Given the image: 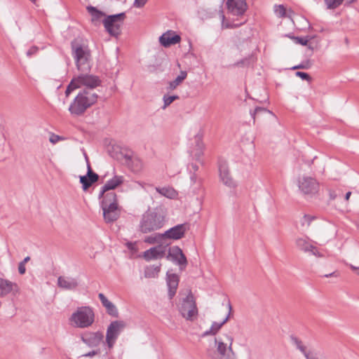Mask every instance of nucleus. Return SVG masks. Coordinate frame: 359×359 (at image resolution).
I'll use <instances>...</instances> for the list:
<instances>
[{
    "mask_svg": "<svg viewBox=\"0 0 359 359\" xmlns=\"http://www.w3.org/2000/svg\"><path fill=\"white\" fill-rule=\"evenodd\" d=\"M98 95L89 90H81L69 107V111L73 116H82L86 111L96 103Z\"/></svg>",
    "mask_w": 359,
    "mask_h": 359,
    "instance_id": "obj_1",
    "label": "nucleus"
},
{
    "mask_svg": "<svg viewBox=\"0 0 359 359\" xmlns=\"http://www.w3.org/2000/svg\"><path fill=\"white\" fill-rule=\"evenodd\" d=\"M72 54L77 69L81 72H88L90 69V51L81 39H75L71 42Z\"/></svg>",
    "mask_w": 359,
    "mask_h": 359,
    "instance_id": "obj_2",
    "label": "nucleus"
},
{
    "mask_svg": "<svg viewBox=\"0 0 359 359\" xmlns=\"http://www.w3.org/2000/svg\"><path fill=\"white\" fill-rule=\"evenodd\" d=\"M165 216L158 210H148L144 212L140 222V231L147 233L163 227Z\"/></svg>",
    "mask_w": 359,
    "mask_h": 359,
    "instance_id": "obj_3",
    "label": "nucleus"
},
{
    "mask_svg": "<svg viewBox=\"0 0 359 359\" xmlns=\"http://www.w3.org/2000/svg\"><path fill=\"white\" fill-rule=\"evenodd\" d=\"M103 211V217L107 223L116 221L121 215V208L118 204L117 196L114 192H110L104 201H100Z\"/></svg>",
    "mask_w": 359,
    "mask_h": 359,
    "instance_id": "obj_4",
    "label": "nucleus"
},
{
    "mask_svg": "<svg viewBox=\"0 0 359 359\" xmlns=\"http://www.w3.org/2000/svg\"><path fill=\"white\" fill-rule=\"evenodd\" d=\"M69 320L76 327H88L94 323L95 313L90 306H81L72 314Z\"/></svg>",
    "mask_w": 359,
    "mask_h": 359,
    "instance_id": "obj_5",
    "label": "nucleus"
},
{
    "mask_svg": "<svg viewBox=\"0 0 359 359\" xmlns=\"http://www.w3.org/2000/svg\"><path fill=\"white\" fill-rule=\"evenodd\" d=\"M126 18L125 13L107 16L103 20L106 31L112 36L117 37L121 33V26Z\"/></svg>",
    "mask_w": 359,
    "mask_h": 359,
    "instance_id": "obj_6",
    "label": "nucleus"
},
{
    "mask_svg": "<svg viewBox=\"0 0 359 359\" xmlns=\"http://www.w3.org/2000/svg\"><path fill=\"white\" fill-rule=\"evenodd\" d=\"M179 311L187 320L193 321L198 315V309L191 292L182 299Z\"/></svg>",
    "mask_w": 359,
    "mask_h": 359,
    "instance_id": "obj_7",
    "label": "nucleus"
},
{
    "mask_svg": "<svg viewBox=\"0 0 359 359\" xmlns=\"http://www.w3.org/2000/svg\"><path fill=\"white\" fill-rule=\"evenodd\" d=\"M215 341L217 345V351L215 352L212 358L218 357L220 358L234 355L231 348L233 338L231 336L224 334L223 337L215 338Z\"/></svg>",
    "mask_w": 359,
    "mask_h": 359,
    "instance_id": "obj_8",
    "label": "nucleus"
},
{
    "mask_svg": "<svg viewBox=\"0 0 359 359\" xmlns=\"http://www.w3.org/2000/svg\"><path fill=\"white\" fill-rule=\"evenodd\" d=\"M298 187L299 190L305 195L314 196L319 191V183L310 176H303L299 178Z\"/></svg>",
    "mask_w": 359,
    "mask_h": 359,
    "instance_id": "obj_9",
    "label": "nucleus"
},
{
    "mask_svg": "<svg viewBox=\"0 0 359 359\" xmlns=\"http://www.w3.org/2000/svg\"><path fill=\"white\" fill-rule=\"evenodd\" d=\"M126 326V324L123 320H114L109 324L106 334V342L109 348L114 346L116 339Z\"/></svg>",
    "mask_w": 359,
    "mask_h": 359,
    "instance_id": "obj_10",
    "label": "nucleus"
},
{
    "mask_svg": "<svg viewBox=\"0 0 359 359\" xmlns=\"http://www.w3.org/2000/svg\"><path fill=\"white\" fill-rule=\"evenodd\" d=\"M77 82L80 87L85 86L83 90H89L93 91V89L101 85V80L97 76L88 74L86 72H82L76 76Z\"/></svg>",
    "mask_w": 359,
    "mask_h": 359,
    "instance_id": "obj_11",
    "label": "nucleus"
},
{
    "mask_svg": "<svg viewBox=\"0 0 359 359\" xmlns=\"http://www.w3.org/2000/svg\"><path fill=\"white\" fill-rule=\"evenodd\" d=\"M166 259L178 264L181 270L184 269L188 263L187 257L183 253L182 249L177 245L169 248Z\"/></svg>",
    "mask_w": 359,
    "mask_h": 359,
    "instance_id": "obj_12",
    "label": "nucleus"
},
{
    "mask_svg": "<svg viewBox=\"0 0 359 359\" xmlns=\"http://www.w3.org/2000/svg\"><path fill=\"white\" fill-rule=\"evenodd\" d=\"M219 178L222 182L226 187L233 188L236 183L230 175L228 164L225 160L219 159L218 161Z\"/></svg>",
    "mask_w": 359,
    "mask_h": 359,
    "instance_id": "obj_13",
    "label": "nucleus"
},
{
    "mask_svg": "<svg viewBox=\"0 0 359 359\" xmlns=\"http://www.w3.org/2000/svg\"><path fill=\"white\" fill-rule=\"evenodd\" d=\"M188 224H180L165 231L163 233H162V236H163L164 239L168 238L179 240L184 236L185 233L188 231Z\"/></svg>",
    "mask_w": 359,
    "mask_h": 359,
    "instance_id": "obj_14",
    "label": "nucleus"
},
{
    "mask_svg": "<svg viewBox=\"0 0 359 359\" xmlns=\"http://www.w3.org/2000/svg\"><path fill=\"white\" fill-rule=\"evenodd\" d=\"M203 134L200 130L194 137L195 145L190 149V155L193 159L201 162L203 155L204 144L203 142Z\"/></svg>",
    "mask_w": 359,
    "mask_h": 359,
    "instance_id": "obj_15",
    "label": "nucleus"
},
{
    "mask_svg": "<svg viewBox=\"0 0 359 359\" xmlns=\"http://www.w3.org/2000/svg\"><path fill=\"white\" fill-rule=\"evenodd\" d=\"M226 7L230 13L239 16L245 13L248 6L245 0H227Z\"/></svg>",
    "mask_w": 359,
    "mask_h": 359,
    "instance_id": "obj_16",
    "label": "nucleus"
},
{
    "mask_svg": "<svg viewBox=\"0 0 359 359\" xmlns=\"http://www.w3.org/2000/svg\"><path fill=\"white\" fill-rule=\"evenodd\" d=\"M104 335L101 332H87L81 336V341L88 346L93 348L98 346L102 341Z\"/></svg>",
    "mask_w": 359,
    "mask_h": 359,
    "instance_id": "obj_17",
    "label": "nucleus"
},
{
    "mask_svg": "<svg viewBox=\"0 0 359 359\" xmlns=\"http://www.w3.org/2000/svg\"><path fill=\"white\" fill-rule=\"evenodd\" d=\"M180 41L181 36L171 30L167 31L159 37L160 43L165 48L175 45L180 43Z\"/></svg>",
    "mask_w": 359,
    "mask_h": 359,
    "instance_id": "obj_18",
    "label": "nucleus"
},
{
    "mask_svg": "<svg viewBox=\"0 0 359 359\" xmlns=\"http://www.w3.org/2000/svg\"><path fill=\"white\" fill-rule=\"evenodd\" d=\"M57 286L66 290H74L79 286V282L76 278L61 276L57 278Z\"/></svg>",
    "mask_w": 359,
    "mask_h": 359,
    "instance_id": "obj_19",
    "label": "nucleus"
},
{
    "mask_svg": "<svg viewBox=\"0 0 359 359\" xmlns=\"http://www.w3.org/2000/svg\"><path fill=\"white\" fill-rule=\"evenodd\" d=\"M165 254V247H163L162 245H157L144 251L143 257L147 261H150L151 259L163 258Z\"/></svg>",
    "mask_w": 359,
    "mask_h": 359,
    "instance_id": "obj_20",
    "label": "nucleus"
},
{
    "mask_svg": "<svg viewBox=\"0 0 359 359\" xmlns=\"http://www.w3.org/2000/svg\"><path fill=\"white\" fill-rule=\"evenodd\" d=\"M296 245L300 250L305 252H309L312 255L320 257V254L318 249L313 245L310 244L305 238H299L296 240Z\"/></svg>",
    "mask_w": 359,
    "mask_h": 359,
    "instance_id": "obj_21",
    "label": "nucleus"
},
{
    "mask_svg": "<svg viewBox=\"0 0 359 359\" xmlns=\"http://www.w3.org/2000/svg\"><path fill=\"white\" fill-rule=\"evenodd\" d=\"M228 309H229V313H228L227 316H226V318L223 320V321L221 322V323L213 322L212 323V325H211L210 330L205 331L203 334V337H205V336H208V335H215V334H216V333L221 329V327L229 319L230 315H231V311H232V306H231V303L229 302H228Z\"/></svg>",
    "mask_w": 359,
    "mask_h": 359,
    "instance_id": "obj_22",
    "label": "nucleus"
},
{
    "mask_svg": "<svg viewBox=\"0 0 359 359\" xmlns=\"http://www.w3.org/2000/svg\"><path fill=\"white\" fill-rule=\"evenodd\" d=\"M18 289V287L16 283L7 279L0 278V297H5L14 291H17Z\"/></svg>",
    "mask_w": 359,
    "mask_h": 359,
    "instance_id": "obj_23",
    "label": "nucleus"
},
{
    "mask_svg": "<svg viewBox=\"0 0 359 359\" xmlns=\"http://www.w3.org/2000/svg\"><path fill=\"white\" fill-rule=\"evenodd\" d=\"M98 297L102 306L105 308L107 313L112 317L117 318L118 316V311L116 306L108 300L104 294L99 293Z\"/></svg>",
    "mask_w": 359,
    "mask_h": 359,
    "instance_id": "obj_24",
    "label": "nucleus"
},
{
    "mask_svg": "<svg viewBox=\"0 0 359 359\" xmlns=\"http://www.w3.org/2000/svg\"><path fill=\"white\" fill-rule=\"evenodd\" d=\"M124 182V178L121 175H115L113 178L108 180L107 183L104 185V190H114L120 185H121Z\"/></svg>",
    "mask_w": 359,
    "mask_h": 359,
    "instance_id": "obj_25",
    "label": "nucleus"
},
{
    "mask_svg": "<svg viewBox=\"0 0 359 359\" xmlns=\"http://www.w3.org/2000/svg\"><path fill=\"white\" fill-rule=\"evenodd\" d=\"M99 180V175H93L87 177V175H83L79 177V182L82 184V189L83 191H87L94 183L97 182Z\"/></svg>",
    "mask_w": 359,
    "mask_h": 359,
    "instance_id": "obj_26",
    "label": "nucleus"
},
{
    "mask_svg": "<svg viewBox=\"0 0 359 359\" xmlns=\"http://www.w3.org/2000/svg\"><path fill=\"white\" fill-rule=\"evenodd\" d=\"M87 10L91 15L92 22L95 24L100 22L102 18L105 16V14L103 12L97 10L95 7L92 6H88Z\"/></svg>",
    "mask_w": 359,
    "mask_h": 359,
    "instance_id": "obj_27",
    "label": "nucleus"
},
{
    "mask_svg": "<svg viewBox=\"0 0 359 359\" xmlns=\"http://www.w3.org/2000/svg\"><path fill=\"white\" fill-rule=\"evenodd\" d=\"M257 60V58L253 54L250 55L249 56L235 62L232 65V67H248L251 65H253Z\"/></svg>",
    "mask_w": 359,
    "mask_h": 359,
    "instance_id": "obj_28",
    "label": "nucleus"
},
{
    "mask_svg": "<svg viewBox=\"0 0 359 359\" xmlns=\"http://www.w3.org/2000/svg\"><path fill=\"white\" fill-rule=\"evenodd\" d=\"M156 190L161 196L168 198H174L177 196L175 190L170 187H156Z\"/></svg>",
    "mask_w": 359,
    "mask_h": 359,
    "instance_id": "obj_29",
    "label": "nucleus"
},
{
    "mask_svg": "<svg viewBox=\"0 0 359 359\" xmlns=\"http://www.w3.org/2000/svg\"><path fill=\"white\" fill-rule=\"evenodd\" d=\"M161 270V264L158 266H149L144 269V277L147 278H155L158 276Z\"/></svg>",
    "mask_w": 359,
    "mask_h": 359,
    "instance_id": "obj_30",
    "label": "nucleus"
},
{
    "mask_svg": "<svg viewBox=\"0 0 359 359\" xmlns=\"http://www.w3.org/2000/svg\"><path fill=\"white\" fill-rule=\"evenodd\" d=\"M292 344L295 346L296 348L298 349L301 353H305L306 346H304L303 341L294 334L290 336Z\"/></svg>",
    "mask_w": 359,
    "mask_h": 359,
    "instance_id": "obj_31",
    "label": "nucleus"
},
{
    "mask_svg": "<svg viewBox=\"0 0 359 359\" xmlns=\"http://www.w3.org/2000/svg\"><path fill=\"white\" fill-rule=\"evenodd\" d=\"M163 239H164V237L162 236V233H155L154 235L147 236L144 241L149 244H155L160 243Z\"/></svg>",
    "mask_w": 359,
    "mask_h": 359,
    "instance_id": "obj_32",
    "label": "nucleus"
},
{
    "mask_svg": "<svg viewBox=\"0 0 359 359\" xmlns=\"http://www.w3.org/2000/svg\"><path fill=\"white\" fill-rule=\"evenodd\" d=\"M179 278L176 274L168 275L167 284L168 287L177 289L178 286Z\"/></svg>",
    "mask_w": 359,
    "mask_h": 359,
    "instance_id": "obj_33",
    "label": "nucleus"
},
{
    "mask_svg": "<svg viewBox=\"0 0 359 359\" xmlns=\"http://www.w3.org/2000/svg\"><path fill=\"white\" fill-rule=\"evenodd\" d=\"M79 88H80V86L79 85V83L77 82L76 78L74 77L67 87V89L65 90L66 96L68 97L74 90Z\"/></svg>",
    "mask_w": 359,
    "mask_h": 359,
    "instance_id": "obj_34",
    "label": "nucleus"
},
{
    "mask_svg": "<svg viewBox=\"0 0 359 359\" xmlns=\"http://www.w3.org/2000/svg\"><path fill=\"white\" fill-rule=\"evenodd\" d=\"M316 217L305 214L300 220L302 226L309 227Z\"/></svg>",
    "mask_w": 359,
    "mask_h": 359,
    "instance_id": "obj_35",
    "label": "nucleus"
},
{
    "mask_svg": "<svg viewBox=\"0 0 359 359\" xmlns=\"http://www.w3.org/2000/svg\"><path fill=\"white\" fill-rule=\"evenodd\" d=\"M269 113L272 114V112L264 107H257L254 111H250V115L253 118L254 123L255 122L256 116H258L261 113Z\"/></svg>",
    "mask_w": 359,
    "mask_h": 359,
    "instance_id": "obj_36",
    "label": "nucleus"
},
{
    "mask_svg": "<svg viewBox=\"0 0 359 359\" xmlns=\"http://www.w3.org/2000/svg\"><path fill=\"white\" fill-rule=\"evenodd\" d=\"M327 9H335L338 8L344 0H324Z\"/></svg>",
    "mask_w": 359,
    "mask_h": 359,
    "instance_id": "obj_37",
    "label": "nucleus"
},
{
    "mask_svg": "<svg viewBox=\"0 0 359 359\" xmlns=\"http://www.w3.org/2000/svg\"><path fill=\"white\" fill-rule=\"evenodd\" d=\"M163 109H165L167 107H168L172 102H173L175 100L179 99L178 95H165L163 96Z\"/></svg>",
    "mask_w": 359,
    "mask_h": 359,
    "instance_id": "obj_38",
    "label": "nucleus"
},
{
    "mask_svg": "<svg viewBox=\"0 0 359 359\" xmlns=\"http://www.w3.org/2000/svg\"><path fill=\"white\" fill-rule=\"evenodd\" d=\"M274 11L280 18H285L287 16L286 9L283 5H276L274 7Z\"/></svg>",
    "mask_w": 359,
    "mask_h": 359,
    "instance_id": "obj_39",
    "label": "nucleus"
},
{
    "mask_svg": "<svg viewBox=\"0 0 359 359\" xmlns=\"http://www.w3.org/2000/svg\"><path fill=\"white\" fill-rule=\"evenodd\" d=\"M182 82L180 78L176 77L175 80L168 83L167 90L169 91L175 90Z\"/></svg>",
    "mask_w": 359,
    "mask_h": 359,
    "instance_id": "obj_40",
    "label": "nucleus"
},
{
    "mask_svg": "<svg viewBox=\"0 0 359 359\" xmlns=\"http://www.w3.org/2000/svg\"><path fill=\"white\" fill-rule=\"evenodd\" d=\"M288 36L290 38H291L292 39H293V41L296 43H298V44H301L302 46H306L308 42H309V39L307 38H304V37H299V36H290L288 35Z\"/></svg>",
    "mask_w": 359,
    "mask_h": 359,
    "instance_id": "obj_41",
    "label": "nucleus"
},
{
    "mask_svg": "<svg viewBox=\"0 0 359 359\" xmlns=\"http://www.w3.org/2000/svg\"><path fill=\"white\" fill-rule=\"evenodd\" d=\"M310 67H311V62H310V61L307 60V61H305V62L301 63L300 65L293 67L292 68V69H308L310 68Z\"/></svg>",
    "mask_w": 359,
    "mask_h": 359,
    "instance_id": "obj_42",
    "label": "nucleus"
},
{
    "mask_svg": "<svg viewBox=\"0 0 359 359\" xmlns=\"http://www.w3.org/2000/svg\"><path fill=\"white\" fill-rule=\"evenodd\" d=\"M295 75L301 78L302 80L308 81H310L311 80V76L308 73L304 72H296Z\"/></svg>",
    "mask_w": 359,
    "mask_h": 359,
    "instance_id": "obj_43",
    "label": "nucleus"
},
{
    "mask_svg": "<svg viewBox=\"0 0 359 359\" xmlns=\"http://www.w3.org/2000/svg\"><path fill=\"white\" fill-rule=\"evenodd\" d=\"M86 163H87V173L86 175H87V177H90V176L93 177V175H98L97 173H95V172L93 171V170L90 167L88 156L86 155Z\"/></svg>",
    "mask_w": 359,
    "mask_h": 359,
    "instance_id": "obj_44",
    "label": "nucleus"
},
{
    "mask_svg": "<svg viewBox=\"0 0 359 359\" xmlns=\"http://www.w3.org/2000/svg\"><path fill=\"white\" fill-rule=\"evenodd\" d=\"M86 163H87V173L86 175H87V177H90V176L93 177V175H98L97 173H95V172L93 171V170L90 167L88 156L86 155Z\"/></svg>",
    "mask_w": 359,
    "mask_h": 359,
    "instance_id": "obj_45",
    "label": "nucleus"
},
{
    "mask_svg": "<svg viewBox=\"0 0 359 359\" xmlns=\"http://www.w3.org/2000/svg\"><path fill=\"white\" fill-rule=\"evenodd\" d=\"M108 190H104V186L102 187L101 190L100 191L98 198L99 199H101V201H104L106 198V196L109 194V192H108Z\"/></svg>",
    "mask_w": 359,
    "mask_h": 359,
    "instance_id": "obj_46",
    "label": "nucleus"
},
{
    "mask_svg": "<svg viewBox=\"0 0 359 359\" xmlns=\"http://www.w3.org/2000/svg\"><path fill=\"white\" fill-rule=\"evenodd\" d=\"M62 139L63 138L62 137H60L57 135L52 134L49 139V141L53 144H55Z\"/></svg>",
    "mask_w": 359,
    "mask_h": 359,
    "instance_id": "obj_47",
    "label": "nucleus"
},
{
    "mask_svg": "<svg viewBox=\"0 0 359 359\" xmlns=\"http://www.w3.org/2000/svg\"><path fill=\"white\" fill-rule=\"evenodd\" d=\"M39 50V48L36 46L31 47L27 52V55L28 57H32L35 55Z\"/></svg>",
    "mask_w": 359,
    "mask_h": 359,
    "instance_id": "obj_48",
    "label": "nucleus"
},
{
    "mask_svg": "<svg viewBox=\"0 0 359 359\" xmlns=\"http://www.w3.org/2000/svg\"><path fill=\"white\" fill-rule=\"evenodd\" d=\"M148 0H135L134 6L136 8H142L143 7Z\"/></svg>",
    "mask_w": 359,
    "mask_h": 359,
    "instance_id": "obj_49",
    "label": "nucleus"
},
{
    "mask_svg": "<svg viewBox=\"0 0 359 359\" xmlns=\"http://www.w3.org/2000/svg\"><path fill=\"white\" fill-rule=\"evenodd\" d=\"M98 353H100V350H93L92 351H90L87 353L83 354L82 356L86 357V358H88V357L91 358L95 355H97Z\"/></svg>",
    "mask_w": 359,
    "mask_h": 359,
    "instance_id": "obj_50",
    "label": "nucleus"
},
{
    "mask_svg": "<svg viewBox=\"0 0 359 359\" xmlns=\"http://www.w3.org/2000/svg\"><path fill=\"white\" fill-rule=\"evenodd\" d=\"M18 271L19 273L21 275L25 274L26 271L25 264H23V263L20 262L18 264Z\"/></svg>",
    "mask_w": 359,
    "mask_h": 359,
    "instance_id": "obj_51",
    "label": "nucleus"
},
{
    "mask_svg": "<svg viewBox=\"0 0 359 359\" xmlns=\"http://www.w3.org/2000/svg\"><path fill=\"white\" fill-rule=\"evenodd\" d=\"M177 289H172L171 287H168V297L171 299L175 295Z\"/></svg>",
    "mask_w": 359,
    "mask_h": 359,
    "instance_id": "obj_52",
    "label": "nucleus"
},
{
    "mask_svg": "<svg viewBox=\"0 0 359 359\" xmlns=\"http://www.w3.org/2000/svg\"><path fill=\"white\" fill-rule=\"evenodd\" d=\"M187 76V74L185 71H181L180 75H178L177 77L180 78L181 81H183Z\"/></svg>",
    "mask_w": 359,
    "mask_h": 359,
    "instance_id": "obj_53",
    "label": "nucleus"
},
{
    "mask_svg": "<svg viewBox=\"0 0 359 359\" xmlns=\"http://www.w3.org/2000/svg\"><path fill=\"white\" fill-rule=\"evenodd\" d=\"M189 169L190 170L191 172V170H193L194 172H196L198 170V167L196 163H191L189 166Z\"/></svg>",
    "mask_w": 359,
    "mask_h": 359,
    "instance_id": "obj_54",
    "label": "nucleus"
},
{
    "mask_svg": "<svg viewBox=\"0 0 359 359\" xmlns=\"http://www.w3.org/2000/svg\"><path fill=\"white\" fill-rule=\"evenodd\" d=\"M337 276H338V272L337 271H334V272H332V273H328V274H325L323 276L325 277V278H329V277H337Z\"/></svg>",
    "mask_w": 359,
    "mask_h": 359,
    "instance_id": "obj_55",
    "label": "nucleus"
},
{
    "mask_svg": "<svg viewBox=\"0 0 359 359\" xmlns=\"http://www.w3.org/2000/svg\"><path fill=\"white\" fill-rule=\"evenodd\" d=\"M212 359H236L235 354L231 355H227L224 358L212 357Z\"/></svg>",
    "mask_w": 359,
    "mask_h": 359,
    "instance_id": "obj_56",
    "label": "nucleus"
},
{
    "mask_svg": "<svg viewBox=\"0 0 359 359\" xmlns=\"http://www.w3.org/2000/svg\"><path fill=\"white\" fill-rule=\"evenodd\" d=\"M135 243H131V242H128V243H126V246H127V248H128L129 250H135Z\"/></svg>",
    "mask_w": 359,
    "mask_h": 359,
    "instance_id": "obj_57",
    "label": "nucleus"
},
{
    "mask_svg": "<svg viewBox=\"0 0 359 359\" xmlns=\"http://www.w3.org/2000/svg\"><path fill=\"white\" fill-rule=\"evenodd\" d=\"M306 359H316L315 358L310 355V353L305 349V353H303Z\"/></svg>",
    "mask_w": 359,
    "mask_h": 359,
    "instance_id": "obj_58",
    "label": "nucleus"
},
{
    "mask_svg": "<svg viewBox=\"0 0 359 359\" xmlns=\"http://www.w3.org/2000/svg\"><path fill=\"white\" fill-rule=\"evenodd\" d=\"M196 178H197V176H196V175L195 173L191 175V177H190V180H191V181L193 183H196Z\"/></svg>",
    "mask_w": 359,
    "mask_h": 359,
    "instance_id": "obj_59",
    "label": "nucleus"
},
{
    "mask_svg": "<svg viewBox=\"0 0 359 359\" xmlns=\"http://www.w3.org/2000/svg\"><path fill=\"white\" fill-rule=\"evenodd\" d=\"M30 260V257L27 256L24 258V259L20 262L21 263H23V264H25L27 262H28Z\"/></svg>",
    "mask_w": 359,
    "mask_h": 359,
    "instance_id": "obj_60",
    "label": "nucleus"
},
{
    "mask_svg": "<svg viewBox=\"0 0 359 359\" xmlns=\"http://www.w3.org/2000/svg\"><path fill=\"white\" fill-rule=\"evenodd\" d=\"M351 195V191H348L346 195H345V200L346 201H348L350 196Z\"/></svg>",
    "mask_w": 359,
    "mask_h": 359,
    "instance_id": "obj_61",
    "label": "nucleus"
},
{
    "mask_svg": "<svg viewBox=\"0 0 359 359\" xmlns=\"http://www.w3.org/2000/svg\"><path fill=\"white\" fill-rule=\"evenodd\" d=\"M219 13H220V17H221V18H222V21H224V18H225V16H224V12H223V11H222V10H220V11H219Z\"/></svg>",
    "mask_w": 359,
    "mask_h": 359,
    "instance_id": "obj_62",
    "label": "nucleus"
},
{
    "mask_svg": "<svg viewBox=\"0 0 359 359\" xmlns=\"http://www.w3.org/2000/svg\"><path fill=\"white\" fill-rule=\"evenodd\" d=\"M356 0H347L346 1V4H351L352 3H353L354 1H355Z\"/></svg>",
    "mask_w": 359,
    "mask_h": 359,
    "instance_id": "obj_63",
    "label": "nucleus"
},
{
    "mask_svg": "<svg viewBox=\"0 0 359 359\" xmlns=\"http://www.w3.org/2000/svg\"><path fill=\"white\" fill-rule=\"evenodd\" d=\"M289 13H293V11H289Z\"/></svg>",
    "mask_w": 359,
    "mask_h": 359,
    "instance_id": "obj_64",
    "label": "nucleus"
}]
</instances>
